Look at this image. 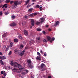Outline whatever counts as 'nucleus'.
<instances>
[{
	"mask_svg": "<svg viewBox=\"0 0 78 78\" xmlns=\"http://www.w3.org/2000/svg\"><path fill=\"white\" fill-rule=\"evenodd\" d=\"M10 64L12 66H14V67L16 68H19V66H20V65L19 64L16 62L13 63V62H10Z\"/></svg>",
	"mask_w": 78,
	"mask_h": 78,
	"instance_id": "nucleus-1",
	"label": "nucleus"
},
{
	"mask_svg": "<svg viewBox=\"0 0 78 78\" xmlns=\"http://www.w3.org/2000/svg\"><path fill=\"white\" fill-rule=\"evenodd\" d=\"M27 63H29V64H28V66H29V67L32 68L34 67V65H32V61H31V60L27 59Z\"/></svg>",
	"mask_w": 78,
	"mask_h": 78,
	"instance_id": "nucleus-2",
	"label": "nucleus"
},
{
	"mask_svg": "<svg viewBox=\"0 0 78 78\" xmlns=\"http://www.w3.org/2000/svg\"><path fill=\"white\" fill-rule=\"evenodd\" d=\"M41 69L43 71H44L47 70V68H46V66H45V65L43 63L41 64Z\"/></svg>",
	"mask_w": 78,
	"mask_h": 78,
	"instance_id": "nucleus-3",
	"label": "nucleus"
},
{
	"mask_svg": "<svg viewBox=\"0 0 78 78\" xmlns=\"http://www.w3.org/2000/svg\"><path fill=\"white\" fill-rule=\"evenodd\" d=\"M17 2H18L17 1L14 2V4H13L12 6V9H14L16 8V6L17 5Z\"/></svg>",
	"mask_w": 78,
	"mask_h": 78,
	"instance_id": "nucleus-4",
	"label": "nucleus"
},
{
	"mask_svg": "<svg viewBox=\"0 0 78 78\" xmlns=\"http://www.w3.org/2000/svg\"><path fill=\"white\" fill-rule=\"evenodd\" d=\"M14 53L16 54H18V55H20V53L19 52V50L17 49H16L14 51Z\"/></svg>",
	"mask_w": 78,
	"mask_h": 78,
	"instance_id": "nucleus-5",
	"label": "nucleus"
},
{
	"mask_svg": "<svg viewBox=\"0 0 78 78\" xmlns=\"http://www.w3.org/2000/svg\"><path fill=\"white\" fill-rule=\"evenodd\" d=\"M40 20H41V21L40 22H37L36 24L37 25H38L40 24V23H42L43 22H44V20L42 18H40Z\"/></svg>",
	"mask_w": 78,
	"mask_h": 78,
	"instance_id": "nucleus-6",
	"label": "nucleus"
},
{
	"mask_svg": "<svg viewBox=\"0 0 78 78\" xmlns=\"http://www.w3.org/2000/svg\"><path fill=\"white\" fill-rule=\"evenodd\" d=\"M24 70V67L20 65V73H22V72Z\"/></svg>",
	"mask_w": 78,
	"mask_h": 78,
	"instance_id": "nucleus-7",
	"label": "nucleus"
},
{
	"mask_svg": "<svg viewBox=\"0 0 78 78\" xmlns=\"http://www.w3.org/2000/svg\"><path fill=\"white\" fill-rule=\"evenodd\" d=\"M7 4H4V5L3 6H2V8H4V9H3V11H4L5 10V9L7 8Z\"/></svg>",
	"mask_w": 78,
	"mask_h": 78,
	"instance_id": "nucleus-8",
	"label": "nucleus"
},
{
	"mask_svg": "<svg viewBox=\"0 0 78 78\" xmlns=\"http://www.w3.org/2000/svg\"><path fill=\"white\" fill-rule=\"evenodd\" d=\"M31 25H32V26H34V20L33 19H31Z\"/></svg>",
	"mask_w": 78,
	"mask_h": 78,
	"instance_id": "nucleus-9",
	"label": "nucleus"
},
{
	"mask_svg": "<svg viewBox=\"0 0 78 78\" xmlns=\"http://www.w3.org/2000/svg\"><path fill=\"white\" fill-rule=\"evenodd\" d=\"M25 51V49H24L23 50V51H22L21 53H20V56H22L23 55V54H24V53Z\"/></svg>",
	"mask_w": 78,
	"mask_h": 78,
	"instance_id": "nucleus-10",
	"label": "nucleus"
},
{
	"mask_svg": "<svg viewBox=\"0 0 78 78\" xmlns=\"http://www.w3.org/2000/svg\"><path fill=\"white\" fill-rule=\"evenodd\" d=\"M16 25V24L15 23H12L10 24V26L11 27L15 26Z\"/></svg>",
	"mask_w": 78,
	"mask_h": 78,
	"instance_id": "nucleus-11",
	"label": "nucleus"
},
{
	"mask_svg": "<svg viewBox=\"0 0 78 78\" xmlns=\"http://www.w3.org/2000/svg\"><path fill=\"white\" fill-rule=\"evenodd\" d=\"M23 33H24V35H25V36H27L28 35V31L26 30H23Z\"/></svg>",
	"mask_w": 78,
	"mask_h": 78,
	"instance_id": "nucleus-12",
	"label": "nucleus"
},
{
	"mask_svg": "<svg viewBox=\"0 0 78 78\" xmlns=\"http://www.w3.org/2000/svg\"><path fill=\"white\" fill-rule=\"evenodd\" d=\"M59 24V21H56V23H55V24H54V26L56 27L57 25H58Z\"/></svg>",
	"mask_w": 78,
	"mask_h": 78,
	"instance_id": "nucleus-13",
	"label": "nucleus"
},
{
	"mask_svg": "<svg viewBox=\"0 0 78 78\" xmlns=\"http://www.w3.org/2000/svg\"><path fill=\"white\" fill-rule=\"evenodd\" d=\"M2 57H3L0 56V59H1L2 60L6 59V58H5V57H4V56H2Z\"/></svg>",
	"mask_w": 78,
	"mask_h": 78,
	"instance_id": "nucleus-14",
	"label": "nucleus"
},
{
	"mask_svg": "<svg viewBox=\"0 0 78 78\" xmlns=\"http://www.w3.org/2000/svg\"><path fill=\"white\" fill-rule=\"evenodd\" d=\"M13 46V43L12 42H11L10 43V44L9 45V48H11Z\"/></svg>",
	"mask_w": 78,
	"mask_h": 78,
	"instance_id": "nucleus-15",
	"label": "nucleus"
},
{
	"mask_svg": "<svg viewBox=\"0 0 78 78\" xmlns=\"http://www.w3.org/2000/svg\"><path fill=\"white\" fill-rule=\"evenodd\" d=\"M7 33H5V34H3L2 35V37H5L6 36H7Z\"/></svg>",
	"mask_w": 78,
	"mask_h": 78,
	"instance_id": "nucleus-16",
	"label": "nucleus"
},
{
	"mask_svg": "<svg viewBox=\"0 0 78 78\" xmlns=\"http://www.w3.org/2000/svg\"><path fill=\"white\" fill-rule=\"evenodd\" d=\"M55 40V38L54 37H52L51 38V40H50V43H52V41H54Z\"/></svg>",
	"mask_w": 78,
	"mask_h": 78,
	"instance_id": "nucleus-17",
	"label": "nucleus"
},
{
	"mask_svg": "<svg viewBox=\"0 0 78 78\" xmlns=\"http://www.w3.org/2000/svg\"><path fill=\"white\" fill-rule=\"evenodd\" d=\"M20 70V68L16 69V68H14L13 69V70H15V71H17V70Z\"/></svg>",
	"mask_w": 78,
	"mask_h": 78,
	"instance_id": "nucleus-18",
	"label": "nucleus"
},
{
	"mask_svg": "<svg viewBox=\"0 0 78 78\" xmlns=\"http://www.w3.org/2000/svg\"><path fill=\"white\" fill-rule=\"evenodd\" d=\"M14 42L17 43L18 42V40L17 39H15L14 40Z\"/></svg>",
	"mask_w": 78,
	"mask_h": 78,
	"instance_id": "nucleus-19",
	"label": "nucleus"
},
{
	"mask_svg": "<svg viewBox=\"0 0 78 78\" xmlns=\"http://www.w3.org/2000/svg\"><path fill=\"white\" fill-rule=\"evenodd\" d=\"M36 15H29V17H30L31 18H33L34 17V16H36Z\"/></svg>",
	"mask_w": 78,
	"mask_h": 78,
	"instance_id": "nucleus-20",
	"label": "nucleus"
},
{
	"mask_svg": "<svg viewBox=\"0 0 78 78\" xmlns=\"http://www.w3.org/2000/svg\"><path fill=\"white\" fill-rule=\"evenodd\" d=\"M6 46L4 45L3 46V48H2V50L3 51H4L5 49Z\"/></svg>",
	"mask_w": 78,
	"mask_h": 78,
	"instance_id": "nucleus-21",
	"label": "nucleus"
},
{
	"mask_svg": "<svg viewBox=\"0 0 78 78\" xmlns=\"http://www.w3.org/2000/svg\"><path fill=\"white\" fill-rule=\"evenodd\" d=\"M0 63L1 64V65H4V62L2 60H0Z\"/></svg>",
	"mask_w": 78,
	"mask_h": 78,
	"instance_id": "nucleus-22",
	"label": "nucleus"
},
{
	"mask_svg": "<svg viewBox=\"0 0 78 78\" xmlns=\"http://www.w3.org/2000/svg\"><path fill=\"white\" fill-rule=\"evenodd\" d=\"M12 51H10L9 52L8 55L9 56H10V55L12 54Z\"/></svg>",
	"mask_w": 78,
	"mask_h": 78,
	"instance_id": "nucleus-23",
	"label": "nucleus"
},
{
	"mask_svg": "<svg viewBox=\"0 0 78 78\" xmlns=\"http://www.w3.org/2000/svg\"><path fill=\"white\" fill-rule=\"evenodd\" d=\"M26 25V22H23L22 23V26H25Z\"/></svg>",
	"mask_w": 78,
	"mask_h": 78,
	"instance_id": "nucleus-24",
	"label": "nucleus"
},
{
	"mask_svg": "<svg viewBox=\"0 0 78 78\" xmlns=\"http://www.w3.org/2000/svg\"><path fill=\"white\" fill-rule=\"evenodd\" d=\"M30 15L37 16V13H34L33 14H30Z\"/></svg>",
	"mask_w": 78,
	"mask_h": 78,
	"instance_id": "nucleus-25",
	"label": "nucleus"
},
{
	"mask_svg": "<svg viewBox=\"0 0 78 78\" xmlns=\"http://www.w3.org/2000/svg\"><path fill=\"white\" fill-rule=\"evenodd\" d=\"M33 10V9H32V8L30 9H29V10H28V12H32V11Z\"/></svg>",
	"mask_w": 78,
	"mask_h": 78,
	"instance_id": "nucleus-26",
	"label": "nucleus"
},
{
	"mask_svg": "<svg viewBox=\"0 0 78 78\" xmlns=\"http://www.w3.org/2000/svg\"><path fill=\"white\" fill-rule=\"evenodd\" d=\"M23 48V45L21 44V45H20V49H22V48Z\"/></svg>",
	"mask_w": 78,
	"mask_h": 78,
	"instance_id": "nucleus-27",
	"label": "nucleus"
},
{
	"mask_svg": "<svg viewBox=\"0 0 78 78\" xmlns=\"http://www.w3.org/2000/svg\"><path fill=\"white\" fill-rule=\"evenodd\" d=\"M36 59L40 61L41 60V59L40 58V57L37 56V57L36 58Z\"/></svg>",
	"mask_w": 78,
	"mask_h": 78,
	"instance_id": "nucleus-28",
	"label": "nucleus"
},
{
	"mask_svg": "<svg viewBox=\"0 0 78 78\" xmlns=\"http://www.w3.org/2000/svg\"><path fill=\"white\" fill-rule=\"evenodd\" d=\"M47 39L48 40V41H50V40L51 39V38L49 36H48Z\"/></svg>",
	"mask_w": 78,
	"mask_h": 78,
	"instance_id": "nucleus-29",
	"label": "nucleus"
},
{
	"mask_svg": "<svg viewBox=\"0 0 78 78\" xmlns=\"http://www.w3.org/2000/svg\"><path fill=\"white\" fill-rule=\"evenodd\" d=\"M47 41H48V40H47L45 39H44V40H43V42H44L47 43Z\"/></svg>",
	"mask_w": 78,
	"mask_h": 78,
	"instance_id": "nucleus-30",
	"label": "nucleus"
},
{
	"mask_svg": "<svg viewBox=\"0 0 78 78\" xmlns=\"http://www.w3.org/2000/svg\"><path fill=\"white\" fill-rule=\"evenodd\" d=\"M10 2V0H6L5 1V3H9Z\"/></svg>",
	"mask_w": 78,
	"mask_h": 78,
	"instance_id": "nucleus-31",
	"label": "nucleus"
},
{
	"mask_svg": "<svg viewBox=\"0 0 78 78\" xmlns=\"http://www.w3.org/2000/svg\"><path fill=\"white\" fill-rule=\"evenodd\" d=\"M9 47L7 46V48H6V49H5V51L6 52L7 51H8V50H9Z\"/></svg>",
	"mask_w": 78,
	"mask_h": 78,
	"instance_id": "nucleus-32",
	"label": "nucleus"
},
{
	"mask_svg": "<svg viewBox=\"0 0 78 78\" xmlns=\"http://www.w3.org/2000/svg\"><path fill=\"white\" fill-rule=\"evenodd\" d=\"M41 29L37 28V31H41Z\"/></svg>",
	"mask_w": 78,
	"mask_h": 78,
	"instance_id": "nucleus-33",
	"label": "nucleus"
},
{
	"mask_svg": "<svg viewBox=\"0 0 78 78\" xmlns=\"http://www.w3.org/2000/svg\"><path fill=\"white\" fill-rule=\"evenodd\" d=\"M9 12H5V13H4V14L5 15H7L8 14H9Z\"/></svg>",
	"mask_w": 78,
	"mask_h": 78,
	"instance_id": "nucleus-34",
	"label": "nucleus"
},
{
	"mask_svg": "<svg viewBox=\"0 0 78 78\" xmlns=\"http://www.w3.org/2000/svg\"><path fill=\"white\" fill-rule=\"evenodd\" d=\"M12 19H14L16 18V16H12Z\"/></svg>",
	"mask_w": 78,
	"mask_h": 78,
	"instance_id": "nucleus-35",
	"label": "nucleus"
},
{
	"mask_svg": "<svg viewBox=\"0 0 78 78\" xmlns=\"http://www.w3.org/2000/svg\"><path fill=\"white\" fill-rule=\"evenodd\" d=\"M40 7V6L39 5H37L35 6V8H39Z\"/></svg>",
	"mask_w": 78,
	"mask_h": 78,
	"instance_id": "nucleus-36",
	"label": "nucleus"
},
{
	"mask_svg": "<svg viewBox=\"0 0 78 78\" xmlns=\"http://www.w3.org/2000/svg\"><path fill=\"white\" fill-rule=\"evenodd\" d=\"M4 77H5L6 76V73H5V72L4 71V73L3 74Z\"/></svg>",
	"mask_w": 78,
	"mask_h": 78,
	"instance_id": "nucleus-37",
	"label": "nucleus"
},
{
	"mask_svg": "<svg viewBox=\"0 0 78 78\" xmlns=\"http://www.w3.org/2000/svg\"><path fill=\"white\" fill-rule=\"evenodd\" d=\"M24 18L26 19H27L28 18V16H26V15L25 16H24Z\"/></svg>",
	"mask_w": 78,
	"mask_h": 78,
	"instance_id": "nucleus-38",
	"label": "nucleus"
},
{
	"mask_svg": "<svg viewBox=\"0 0 78 78\" xmlns=\"http://www.w3.org/2000/svg\"><path fill=\"white\" fill-rule=\"evenodd\" d=\"M28 2H29V1L27 0V2H26V3L25 4L26 5H27V4L28 3Z\"/></svg>",
	"mask_w": 78,
	"mask_h": 78,
	"instance_id": "nucleus-39",
	"label": "nucleus"
},
{
	"mask_svg": "<svg viewBox=\"0 0 78 78\" xmlns=\"http://www.w3.org/2000/svg\"><path fill=\"white\" fill-rule=\"evenodd\" d=\"M42 7H40L39 9H40V11H42Z\"/></svg>",
	"mask_w": 78,
	"mask_h": 78,
	"instance_id": "nucleus-40",
	"label": "nucleus"
},
{
	"mask_svg": "<svg viewBox=\"0 0 78 78\" xmlns=\"http://www.w3.org/2000/svg\"><path fill=\"white\" fill-rule=\"evenodd\" d=\"M37 55H38V56H40L41 55L40 53L39 52H37Z\"/></svg>",
	"mask_w": 78,
	"mask_h": 78,
	"instance_id": "nucleus-41",
	"label": "nucleus"
},
{
	"mask_svg": "<svg viewBox=\"0 0 78 78\" xmlns=\"http://www.w3.org/2000/svg\"><path fill=\"white\" fill-rule=\"evenodd\" d=\"M44 56H45V57H46L47 56V53H44Z\"/></svg>",
	"mask_w": 78,
	"mask_h": 78,
	"instance_id": "nucleus-42",
	"label": "nucleus"
},
{
	"mask_svg": "<svg viewBox=\"0 0 78 78\" xmlns=\"http://www.w3.org/2000/svg\"><path fill=\"white\" fill-rule=\"evenodd\" d=\"M25 72H26V73H28V70H25Z\"/></svg>",
	"mask_w": 78,
	"mask_h": 78,
	"instance_id": "nucleus-43",
	"label": "nucleus"
},
{
	"mask_svg": "<svg viewBox=\"0 0 78 78\" xmlns=\"http://www.w3.org/2000/svg\"><path fill=\"white\" fill-rule=\"evenodd\" d=\"M2 12H0V16H2Z\"/></svg>",
	"mask_w": 78,
	"mask_h": 78,
	"instance_id": "nucleus-44",
	"label": "nucleus"
},
{
	"mask_svg": "<svg viewBox=\"0 0 78 78\" xmlns=\"http://www.w3.org/2000/svg\"><path fill=\"white\" fill-rule=\"evenodd\" d=\"M30 42L31 44L33 43L32 42L33 41H32V40L31 39H30Z\"/></svg>",
	"mask_w": 78,
	"mask_h": 78,
	"instance_id": "nucleus-45",
	"label": "nucleus"
},
{
	"mask_svg": "<svg viewBox=\"0 0 78 78\" xmlns=\"http://www.w3.org/2000/svg\"><path fill=\"white\" fill-rule=\"evenodd\" d=\"M36 1L37 0H32V2H36Z\"/></svg>",
	"mask_w": 78,
	"mask_h": 78,
	"instance_id": "nucleus-46",
	"label": "nucleus"
},
{
	"mask_svg": "<svg viewBox=\"0 0 78 78\" xmlns=\"http://www.w3.org/2000/svg\"><path fill=\"white\" fill-rule=\"evenodd\" d=\"M49 26V25H46L45 26V27H46V28L48 27Z\"/></svg>",
	"mask_w": 78,
	"mask_h": 78,
	"instance_id": "nucleus-47",
	"label": "nucleus"
},
{
	"mask_svg": "<svg viewBox=\"0 0 78 78\" xmlns=\"http://www.w3.org/2000/svg\"><path fill=\"white\" fill-rule=\"evenodd\" d=\"M4 72H3V71H1V74H4Z\"/></svg>",
	"mask_w": 78,
	"mask_h": 78,
	"instance_id": "nucleus-48",
	"label": "nucleus"
},
{
	"mask_svg": "<svg viewBox=\"0 0 78 78\" xmlns=\"http://www.w3.org/2000/svg\"><path fill=\"white\" fill-rule=\"evenodd\" d=\"M13 3V1H10V4H12Z\"/></svg>",
	"mask_w": 78,
	"mask_h": 78,
	"instance_id": "nucleus-49",
	"label": "nucleus"
},
{
	"mask_svg": "<svg viewBox=\"0 0 78 78\" xmlns=\"http://www.w3.org/2000/svg\"><path fill=\"white\" fill-rule=\"evenodd\" d=\"M37 39L38 40L40 41V38L38 37V38Z\"/></svg>",
	"mask_w": 78,
	"mask_h": 78,
	"instance_id": "nucleus-50",
	"label": "nucleus"
},
{
	"mask_svg": "<svg viewBox=\"0 0 78 78\" xmlns=\"http://www.w3.org/2000/svg\"><path fill=\"white\" fill-rule=\"evenodd\" d=\"M48 31H51V29H48Z\"/></svg>",
	"mask_w": 78,
	"mask_h": 78,
	"instance_id": "nucleus-51",
	"label": "nucleus"
},
{
	"mask_svg": "<svg viewBox=\"0 0 78 78\" xmlns=\"http://www.w3.org/2000/svg\"><path fill=\"white\" fill-rule=\"evenodd\" d=\"M48 78H51V76H48Z\"/></svg>",
	"mask_w": 78,
	"mask_h": 78,
	"instance_id": "nucleus-52",
	"label": "nucleus"
},
{
	"mask_svg": "<svg viewBox=\"0 0 78 78\" xmlns=\"http://www.w3.org/2000/svg\"><path fill=\"white\" fill-rule=\"evenodd\" d=\"M0 55H2V53L1 52H0Z\"/></svg>",
	"mask_w": 78,
	"mask_h": 78,
	"instance_id": "nucleus-53",
	"label": "nucleus"
},
{
	"mask_svg": "<svg viewBox=\"0 0 78 78\" xmlns=\"http://www.w3.org/2000/svg\"><path fill=\"white\" fill-rule=\"evenodd\" d=\"M45 32L44 31H43V34H45Z\"/></svg>",
	"mask_w": 78,
	"mask_h": 78,
	"instance_id": "nucleus-54",
	"label": "nucleus"
},
{
	"mask_svg": "<svg viewBox=\"0 0 78 78\" xmlns=\"http://www.w3.org/2000/svg\"><path fill=\"white\" fill-rule=\"evenodd\" d=\"M40 53H42V50H40Z\"/></svg>",
	"mask_w": 78,
	"mask_h": 78,
	"instance_id": "nucleus-55",
	"label": "nucleus"
},
{
	"mask_svg": "<svg viewBox=\"0 0 78 78\" xmlns=\"http://www.w3.org/2000/svg\"><path fill=\"white\" fill-rule=\"evenodd\" d=\"M20 39L21 40L22 39V37H20Z\"/></svg>",
	"mask_w": 78,
	"mask_h": 78,
	"instance_id": "nucleus-56",
	"label": "nucleus"
},
{
	"mask_svg": "<svg viewBox=\"0 0 78 78\" xmlns=\"http://www.w3.org/2000/svg\"><path fill=\"white\" fill-rule=\"evenodd\" d=\"M25 49H27V47H25Z\"/></svg>",
	"mask_w": 78,
	"mask_h": 78,
	"instance_id": "nucleus-57",
	"label": "nucleus"
},
{
	"mask_svg": "<svg viewBox=\"0 0 78 78\" xmlns=\"http://www.w3.org/2000/svg\"><path fill=\"white\" fill-rule=\"evenodd\" d=\"M2 1L0 0V3H2Z\"/></svg>",
	"mask_w": 78,
	"mask_h": 78,
	"instance_id": "nucleus-58",
	"label": "nucleus"
},
{
	"mask_svg": "<svg viewBox=\"0 0 78 78\" xmlns=\"http://www.w3.org/2000/svg\"><path fill=\"white\" fill-rule=\"evenodd\" d=\"M2 78H5L3 76H2Z\"/></svg>",
	"mask_w": 78,
	"mask_h": 78,
	"instance_id": "nucleus-59",
	"label": "nucleus"
},
{
	"mask_svg": "<svg viewBox=\"0 0 78 78\" xmlns=\"http://www.w3.org/2000/svg\"><path fill=\"white\" fill-rule=\"evenodd\" d=\"M46 1H50V0H46Z\"/></svg>",
	"mask_w": 78,
	"mask_h": 78,
	"instance_id": "nucleus-60",
	"label": "nucleus"
},
{
	"mask_svg": "<svg viewBox=\"0 0 78 78\" xmlns=\"http://www.w3.org/2000/svg\"><path fill=\"white\" fill-rule=\"evenodd\" d=\"M24 73H22V74H23Z\"/></svg>",
	"mask_w": 78,
	"mask_h": 78,
	"instance_id": "nucleus-61",
	"label": "nucleus"
},
{
	"mask_svg": "<svg viewBox=\"0 0 78 78\" xmlns=\"http://www.w3.org/2000/svg\"><path fill=\"white\" fill-rule=\"evenodd\" d=\"M39 43V42H38V43Z\"/></svg>",
	"mask_w": 78,
	"mask_h": 78,
	"instance_id": "nucleus-62",
	"label": "nucleus"
},
{
	"mask_svg": "<svg viewBox=\"0 0 78 78\" xmlns=\"http://www.w3.org/2000/svg\"><path fill=\"white\" fill-rule=\"evenodd\" d=\"M18 73H19V72H18Z\"/></svg>",
	"mask_w": 78,
	"mask_h": 78,
	"instance_id": "nucleus-63",
	"label": "nucleus"
},
{
	"mask_svg": "<svg viewBox=\"0 0 78 78\" xmlns=\"http://www.w3.org/2000/svg\"><path fill=\"white\" fill-rule=\"evenodd\" d=\"M23 43H25V42H23Z\"/></svg>",
	"mask_w": 78,
	"mask_h": 78,
	"instance_id": "nucleus-64",
	"label": "nucleus"
}]
</instances>
